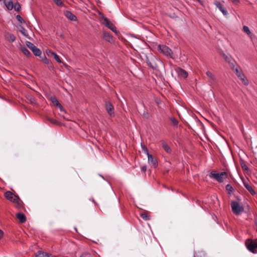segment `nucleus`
I'll use <instances>...</instances> for the list:
<instances>
[{
  "label": "nucleus",
  "instance_id": "obj_1",
  "mask_svg": "<svg viewBox=\"0 0 257 257\" xmlns=\"http://www.w3.org/2000/svg\"><path fill=\"white\" fill-rule=\"evenodd\" d=\"M5 197L7 199L15 204V206L18 208L23 207V203L20 198L14 194L11 191H7L5 193Z\"/></svg>",
  "mask_w": 257,
  "mask_h": 257
},
{
  "label": "nucleus",
  "instance_id": "obj_2",
  "mask_svg": "<svg viewBox=\"0 0 257 257\" xmlns=\"http://www.w3.org/2000/svg\"><path fill=\"white\" fill-rule=\"evenodd\" d=\"M231 207L232 212L235 215H239L243 211V207L237 202L232 201L231 203Z\"/></svg>",
  "mask_w": 257,
  "mask_h": 257
},
{
  "label": "nucleus",
  "instance_id": "obj_3",
  "mask_svg": "<svg viewBox=\"0 0 257 257\" xmlns=\"http://www.w3.org/2000/svg\"><path fill=\"white\" fill-rule=\"evenodd\" d=\"M210 175L219 182H222L223 180L227 177V174L225 172H221V173H216L212 172L211 173Z\"/></svg>",
  "mask_w": 257,
  "mask_h": 257
},
{
  "label": "nucleus",
  "instance_id": "obj_4",
  "mask_svg": "<svg viewBox=\"0 0 257 257\" xmlns=\"http://www.w3.org/2000/svg\"><path fill=\"white\" fill-rule=\"evenodd\" d=\"M158 50L166 56L173 58V53L171 50L165 45H159L158 47Z\"/></svg>",
  "mask_w": 257,
  "mask_h": 257
},
{
  "label": "nucleus",
  "instance_id": "obj_5",
  "mask_svg": "<svg viewBox=\"0 0 257 257\" xmlns=\"http://www.w3.org/2000/svg\"><path fill=\"white\" fill-rule=\"evenodd\" d=\"M101 19L103 20L102 23L106 27L109 28L113 32L117 33V31L115 26L110 22L109 20L106 17L104 16L101 17Z\"/></svg>",
  "mask_w": 257,
  "mask_h": 257
},
{
  "label": "nucleus",
  "instance_id": "obj_6",
  "mask_svg": "<svg viewBox=\"0 0 257 257\" xmlns=\"http://www.w3.org/2000/svg\"><path fill=\"white\" fill-rule=\"evenodd\" d=\"M27 46L32 50L34 54L36 56H40L41 54V50L36 47L33 43L30 42H26Z\"/></svg>",
  "mask_w": 257,
  "mask_h": 257
},
{
  "label": "nucleus",
  "instance_id": "obj_7",
  "mask_svg": "<svg viewBox=\"0 0 257 257\" xmlns=\"http://www.w3.org/2000/svg\"><path fill=\"white\" fill-rule=\"evenodd\" d=\"M245 244L249 251L253 253L255 252V250L257 248V242L255 241L248 239L246 241Z\"/></svg>",
  "mask_w": 257,
  "mask_h": 257
},
{
  "label": "nucleus",
  "instance_id": "obj_8",
  "mask_svg": "<svg viewBox=\"0 0 257 257\" xmlns=\"http://www.w3.org/2000/svg\"><path fill=\"white\" fill-rule=\"evenodd\" d=\"M236 74L244 85H247L248 84V80L246 78L245 76L237 69H236Z\"/></svg>",
  "mask_w": 257,
  "mask_h": 257
},
{
  "label": "nucleus",
  "instance_id": "obj_9",
  "mask_svg": "<svg viewBox=\"0 0 257 257\" xmlns=\"http://www.w3.org/2000/svg\"><path fill=\"white\" fill-rule=\"evenodd\" d=\"M214 4L216 6L217 8H218L220 11L222 13L223 15L227 16L228 15V13L226 10L223 7L222 4L218 1H215Z\"/></svg>",
  "mask_w": 257,
  "mask_h": 257
},
{
  "label": "nucleus",
  "instance_id": "obj_10",
  "mask_svg": "<svg viewBox=\"0 0 257 257\" xmlns=\"http://www.w3.org/2000/svg\"><path fill=\"white\" fill-rule=\"evenodd\" d=\"M105 107L107 112L110 115L112 116L114 114V108L111 103L107 102L105 104Z\"/></svg>",
  "mask_w": 257,
  "mask_h": 257
},
{
  "label": "nucleus",
  "instance_id": "obj_11",
  "mask_svg": "<svg viewBox=\"0 0 257 257\" xmlns=\"http://www.w3.org/2000/svg\"><path fill=\"white\" fill-rule=\"evenodd\" d=\"M64 14L66 18L71 21H75L77 20L76 17L69 11H65Z\"/></svg>",
  "mask_w": 257,
  "mask_h": 257
},
{
  "label": "nucleus",
  "instance_id": "obj_12",
  "mask_svg": "<svg viewBox=\"0 0 257 257\" xmlns=\"http://www.w3.org/2000/svg\"><path fill=\"white\" fill-rule=\"evenodd\" d=\"M148 159V162L154 167H156L157 166V161L155 158H154L152 155L148 154L147 155Z\"/></svg>",
  "mask_w": 257,
  "mask_h": 257
},
{
  "label": "nucleus",
  "instance_id": "obj_13",
  "mask_svg": "<svg viewBox=\"0 0 257 257\" xmlns=\"http://www.w3.org/2000/svg\"><path fill=\"white\" fill-rule=\"evenodd\" d=\"M103 39L110 43L113 42V37L110 35L109 33L104 32L103 33Z\"/></svg>",
  "mask_w": 257,
  "mask_h": 257
},
{
  "label": "nucleus",
  "instance_id": "obj_14",
  "mask_svg": "<svg viewBox=\"0 0 257 257\" xmlns=\"http://www.w3.org/2000/svg\"><path fill=\"white\" fill-rule=\"evenodd\" d=\"M243 185L245 188L252 195L255 194V192L254 190L252 189L251 185L248 183V182L243 181Z\"/></svg>",
  "mask_w": 257,
  "mask_h": 257
},
{
  "label": "nucleus",
  "instance_id": "obj_15",
  "mask_svg": "<svg viewBox=\"0 0 257 257\" xmlns=\"http://www.w3.org/2000/svg\"><path fill=\"white\" fill-rule=\"evenodd\" d=\"M177 72L179 76L183 78H186L188 76L187 72L181 68H178L177 69Z\"/></svg>",
  "mask_w": 257,
  "mask_h": 257
},
{
  "label": "nucleus",
  "instance_id": "obj_16",
  "mask_svg": "<svg viewBox=\"0 0 257 257\" xmlns=\"http://www.w3.org/2000/svg\"><path fill=\"white\" fill-rule=\"evenodd\" d=\"M4 3L9 10H12L14 8V4L12 0H4Z\"/></svg>",
  "mask_w": 257,
  "mask_h": 257
},
{
  "label": "nucleus",
  "instance_id": "obj_17",
  "mask_svg": "<svg viewBox=\"0 0 257 257\" xmlns=\"http://www.w3.org/2000/svg\"><path fill=\"white\" fill-rule=\"evenodd\" d=\"M51 100L54 105H56L60 108V109L62 111L63 107L59 102L58 100L55 97H51Z\"/></svg>",
  "mask_w": 257,
  "mask_h": 257
},
{
  "label": "nucleus",
  "instance_id": "obj_18",
  "mask_svg": "<svg viewBox=\"0 0 257 257\" xmlns=\"http://www.w3.org/2000/svg\"><path fill=\"white\" fill-rule=\"evenodd\" d=\"M221 56L223 57V58L227 62L229 63H231L232 61V59L230 55H226L223 53L221 54Z\"/></svg>",
  "mask_w": 257,
  "mask_h": 257
},
{
  "label": "nucleus",
  "instance_id": "obj_19",
  "mask_svg": "<svg viewBox=\"0 0 257 257\" xmlns=\"http://www.w3.org/2000/svg\"><path fill=\"white\" fill-rule=\"evenodd\" d=\"M17 217L21 223L26 221V217L24 214L19 213L17 214Z\"/></svg>",
  "mask_w": 257,
  "mask_h": 257
},
{
  "label": "nucleus",
  "instance_id": "obj_20",
  "mask_svg": "<svg viewBox=\"0 0 257 257\" xmlns=\"http://www.w3.org/2000/svg\"><path fill=\"white\" fill-rule=\"evenodd\" d=\"M243 31L244 32L247 34V35L250 37L252 38V34L251 33L249 28L246 26H243Z\"/></svg>",
  "mask_w": 257,
  "mask_h": 257
},
{
  "label": "nucleus",
  "instance_id": "obj_21",
  "mask_svg": "<svg viewBox=\"0 0 257 257\" xmlns=\"http://www.w3.org/2000/svg\"><path fill=\"white\" fill-rule=\"evenodd\" d=\"M20 49L23 53L26 56H29L31 55V53L25 47L22 46L21 47Z\"/></svg>",
  "mask_w": 257,
  "mask_h": 257
},
{
  "label": "nucleus",
  "instance_id": "obj_22",
  "mask_svg": "<svg viewBox=\"0 0 257 257\" xmlns=\"http://www.w3.org/2000/svg\"><path fill=\"white\" fill-rule=\"evenodd\" d=\"M162 147L164 150L168 153H170L171 152V150L168 144L165 142L162 143Z\"/></svg>",
  "mask_w": 257,
  "mask_h": 257
},
{
  "label": "nucleus",
  "instance_id": "obj_23",
  "mask_svg": "<svg viewBox=\"0 0 257 257\" xmlns=\"http://www.w3.org/2000/svg\"><path fill=\"white\" fill-rule=\"evenodd\" d=\"M7 39L9 41L13 42L15 41V37L13 34H8Z\"/></svg>",
  "mask_w": 257,
  "mask_h": 257
},
{
  "label": "nucleus",
  "instance_id": "obj_24",
  "mask_svg": "<svg viewBox=\"0 0 257 257\" xmlns=\"http://www.w3.org/2000/svg\"><path fill=\"white\" fill-rule=\"evenodd\" d=\"M20 31L24 36H28L27 31L24 27L21 26Z\"/></svg>",
  "mask_w": 257,
  "mask_h": 257
},
{
  "label": "nucleus",
  "instance_id": "obj_25",
  "mask_svg": "<svg viewBox=\"0 0 257 257\" xmlns=\"http://www.w3.org/2000/svg\"><path fill=\"white\" fill-rule=\"evenodd\" d=\"M206 74L208 78H209L211 80H214V76L211 72L208 71L206 72Z\"/></svg>",
  "mask_w": 257,
  "mask_h": 257
},
{
  "label": "nucleus",
  "instance_id": "obj_26",
  "mask_svg": "<svg viewBox=\"0 0 257 257\" xmlns=\"http://www.w3.org/2000/svg\"><path fill=\"white\" fill-rule=\"evenodd\" d=\"M53 57H54L55 60L58 63H62V61H61V59L60 58L59 56L56 53H55V54H54Z\"/></svg>",
  "mask_w": 257,
  "mask_h": 257
},
{
  "label": "nucleus",
  "instance_id": "obj_27",
  "mask_svg": "<svg viewBox=\"0 0 257 257\" xmlns=\"http://www.w3.org/2000/svg\"><path fill=\"white\" fill-rule=\"evenodd\" d=\"M46 53L47 55V56L49 57H52V56H53L54 54H55L54 52H53V51H52L51 50H49V49H47L46 50Z\"/></svg>",
  "mask_w": 257,
  "mask_h": 257
},
{
  "label": "nucleus",
  "instance_id": "obj_28",
  "mask_svg": "<svg viewBox=\"0 0 257 257\" xmlns=\"http://www.w3.org/2000/svg\"><path fill=\"white\" fill-rule=\"evenodd\" d=\"M15 11H19L21 9V6L20 5L16 3L15 4H14V8Z\"/></svg>",
  "mask_w": 257,
  "mask_h": 257
},
{
  "label": "nucleus",
  "instance_id": "obj_29",
  "mask_svg": "<svg viewBox=\"0 0 257 257\" xmlns=\"http://www.w3.org/2000/svg\"><path fill=\"white\" fill-rule=\"evenodd\" d=\"M226 189L229 193L232 192L233 190V187L230 184L226 186Z\"/></svg>",
  "mask_w": 257,
  "mask_h": 257
},
{
  "label": "nucleus",
  "instance_id": "obj_30",
  "mask_svg": "<svg viewBox=\"0 0 257 257\" xmlns=\"http://www.w3.org/2000/svg\"><path fill=\"white\" fill-rule=\"evenodd\" d=\"M141 216L146 220L150 219V217L146 213H143L141 214Z\"/></svg>",
  "mask_w": 257,
  "mask_h": 257
},
{
  "label": "nucleus",
  "instance_id": "obj_31",
  "mask_svg": "<svg viewBox=\"0 0 257 257\" xmlns=\"http://www.w3.org/2000/svg\"><path fill=\"white\" fill-rule=\"evenodd\" d=\"M141 147L143 151L147 154V155L149 154V151L146 146L142 145Z\"/></svg>",
  "mask_w": 257,
  "mask_h": 257
},
{
  "label": "nucleus",
  "instance_id": "obj_32",
  "mask_svg": "<svg viewBox=\"0 0 257 257\" xmlns=\"http://www.w3.org/2000/svg\"><path fill=\"white\" fill-rule=\"evenodd\" d=\"M54 2L58 6H63V3L61 0H54Z\"/></svg>",
  "mask_w": 257,
  "mask_h": 257
},
{
  "label": "nucleus",
  "instance_id": "obj_33",
  "mask_svg": "<svg viewBox=\"0 0 257 257\" xmlns=\"http://www.w3.org/2000/svg\"><path fill=\"white\" fill-rule=\"evenodd\" d=\"M16 18H17V20L19 22H20L21 23H25L24 20H23V19L20 15H17Z\"/></svg>",
  "mask_w": 257,
  "mask_h": 257
},
{
  "label": "nucleus",
  "instance_id": "obj_34",
  "mask_svg": "<svg viewBox=\"0 0 257 257\" xmlns=\"http://www.w3.org/2000/svg\"><path fill=\"white\" fill-rule=\"evenodd\" d=\"M171 120L172 123L174 125H177L178 124V121L175 118H171Z\"/></svg>",
  "mask_w": 257,
  "mask_h": 257
},
{
  "label": "nucleus",
  "instance_id": "obj_35",
  "mask_svg": "<svg viewBox=\"0 0 257 257\" xmlns=\"http://www.w3.org/2000/svg\"><path fill=\"white\" fill-rule=\"evenodd\" d=\"M43 61L44 63L47 65H49L50 63L49 60L46 57L43 59Z\"/></svg>",
  "mask_w": 257,
  "mask_h": 257
},
{
  "label": "nucleus",
  "instance_id": "obj_36",
  "mask_svg": "<svg viewBox=\"0 0 257 257\" xmlns=\"http://www.w3.org/2000/svg\"><path fill=\"white\" fill-rule=\"evenodd\" d=\"M49 120L50 121H51V122H52L53 123L56 124H59V122L56 120H54L52 118H49Z\"/></svg>",
  "mask_w": 257,
  "mask_h": 257
},
{
  "label": "nucleus",
  "instance_id": "obj_37",
  "mask_svg": "<svg viewBox=\"0 0 257 257\" xmlns=\"http://www.w3.org/2000/svg\"><path fill=\"white\" fill-rule=\"evenodd\" d=\"M80 257H93L91 254L87 253H85L82 254Z\"/></svg>",
  "mask_w": 257,
  "mask_h": 257
},
{
  "label": "nucleus",
  "instance_id": "obj_38",
  "mask_svg": "<svg viewBox=\"0 0 257 257\" xmlns=\"http://www.w3.org/2000/svg\"><path fill=\"white\" fill-rule=\"evenodd\" d=\"M231 1L235 5H238L239 3V0H231Z\"/></svg>",
  "mask_w": 257,
  "mask_h": 257
},
{
  "label": "nucleus",
  "instance_id": "obj_39",
  "mask_svg": "<svg viewBox=\"0 0 257 257\" xmlns=\"http://www.w3.org/2000/svg\"><path fill=\"white\" fill-rule=\"evenodd\" d=\"M141 170H142V171L145 172L146 171V170H147V167L145 166H144L142 167Z\"/></svg>",
  "mask_w": 257,
  "mask_h": 257
},
{
  "label": "nucleus",
  "instance_id": "obj_40",
  "mask_svg": "<svg viewBox=\"0 0 257 257\" xmlns=\"http://www.w3.org/2000/svg\"><path fill=\"white\" fill-rule=\"evenodd\" d=\"M242 168L244 170H247L248 169L247 167L245 165H242Z\"/></svg>",
  "mask_w": 257,
  "mask_h": 257
},
{
  "label": "nucleus",
  "instance_id": "obj_41",
  "mask_svg": "<svg viewBox=\"0 0 257 257\" xmlns=\"http://www.w3.org/2000/svg\"><path fill=\"white\" fill-rule=\"evenodd\" d=\"M4 233L3 231L2 230H0V239L2 238L3 236Z\"/></svg>",
  "mask_w": 257,
  "mask_h": 257
},
{
  "label": "nucleus",
  "instance_id": "obj_42",
  "mask_svg": "<svg viewBox=\"0 0 257 257\" xmlns=\"http://www.w3.org/2000/svg\"><path fill=\"white\" fill-rule=\"evenodd\" d=\"M2 0H0V2L2 1Z\"/></svg>",
  "mask_w": 257,
  "mask_h": 257
}]
</instances>
